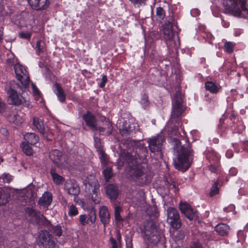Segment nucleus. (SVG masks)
I'll use <instances>...</instances> for the list:
<instances>
[{
  "instance_id": "obj_37",
  "label": "nucleus",
  "mask_w": 248,
  "mask_h": 248,
  "mask_svg": "<svg viewBox=\"0 0 248 248\" xmlns=\"http://www.w3.org/2000/svg\"><path fill=\"white\" fill-rule=\"evenodd\" d=\"M17 16L21 18L22 25L27 22L30 19L31 15L29 13L26 11H22Z\"/></svg>"
},
{
  "instance_id": "obj_10",
  "label": "nucleus",
  "mask_w": 248,
  "mask_h": 248,
  "mask_svg": "<svg viewBox=\"0 0 248 248\" xmlns=\"http://www.w3.org/2000/svg\"><path fill=\"white\" fill-rule=\"evenodd\" d=\"M49 158L55 165V167L60 168L66 161V155L57 149L52 150L49 153Z\"/></svg>"
},
{
  "instance_id": "obj_62",
  "label": "nucleus",
  "mask_w": 248,
  "mask_h": 248,
  "mask_svg": "<svg viewBox=\"0 0 248 248\" xmlns=\"http://www.w3.org/2000/svg\"><path fill=\"white\" fill-rule=\"evenodd\" d=\"M190 248H202V246L199 242H194L192 244Z\"/></svg>"
},
{
  "instance_id": "obj_53",
  "label": "nucleus",
  "mask_w": 248,
  "mask_h": 248,
  "mask_svg": "<svg viewBox=\"0 0 248 248\" xmlns=\"http://www.w3.org/2000/svg\"><path fill=\"white\" fill-rule=\"evenodd\" d=\"M120 130L122 134L124 135L127 133H129L132 130V129H131V127L129 125L128 126L125 125L123 126L122 129H120Z\"/></svg>"
},
{
  "instance_id": "obj_7",
  "label": "nucleus",
  "mask_w": 248,
  "mask_h": 248,
  "mask_svg": "<svg viewBox=\"0 0 248 248\" xmlns=\"http://www.w3.org/2000/svg\"><path fill=\"white\" fill-rule=\"evenodd\" d=\"M167 211V222L173 229H179L182 226V222L178 211L175 208L170 207Z\"/></svg>"
},
{
  "instance_id": "obj_38",
  "label": "nucleus",
  "mask_w": 248,
  "mask_h": 248,
  "mask_svg": "<svg viewBox=\"0 0 248 248\" xmlns=\"http://www.w3.org/2000/svg\"><path fill=\"white\" fill-rule=\"evenodd\" d=\"M8 195L2 190H0V205H5L8 202Z\"/></svg>"
},
{
  "instance_id": "obj_55",
  "label": "nucleus",
  "mask_w": 248,
  "mask_h": 248,
  "mask_svg": "<svg viewBox=\"0 0 248 248\" xmlns=\"http://www.w3.org/2000/svg\"><path fill=\"white\" fill-rule=\"evenodd\" d=\"M242 142H240L239 143H232V147L235 150L236 153H239L241 151H242V148L241 146V143Z\"/></svg>"
},
{
  "instance_id": "obj_46",
  "label": "nucleus",
  "mask_w": 248,
  "mask_h": 248,
  "mask_svg": "<svg viewBox=\"0 0 248 248\" xmlns=\"http://www.w3.org/2000/svg\"><path fill=\"white\" fill-rule=\"evenodd\" d=\"M20 14H16L13 16H12L11 18L12 21L15 24L17 25V26H21L22 25V21L21 18L17 16V15H19Z\"/></svg>"
},
{
  "instance_id": "obj_15",
  "label": "nucleus",
  "mask_w": 248,
  "mask_h": 248,
  "mask_svg": "<svg viewBox=\"0 0 248 248\" xmlns=\"http://www.w3.org/2000/svg\"><path fill=\"white\" fill-rule=\"evenodd\" d=\"M32 9L42 11L47 8L49 5V0H27Z\"/></svg>"
},
{
  "instance_id": "obj_31",
  "label": "nucleus",
  "mask_w": 248,
  "mask_h": 248,
  "mask_svg": "<svg viewBox=\"0 0 248 248\" xmlns=\"http://www.w3.org/2000/svg\"><path fill=\"white\" fill-rule=\"evenodd\" d=\"M231 5H230L227 2L224 3V5L226 7V10H229L230 12H235L238 15H240L241 13V10L238 7L237 3L230 1Z\"/></svg>"
},
{
  "instance_id": "obj_5",
  "label": "nucleus",
  "mask_w": 248,
  "mask_h": 248,
  "mask_svg": "<svg viewBox=\"0 0 248 248\" xmlns=\"http://www.w3.org/2000/svg\"><path fill=\"white\" fill-rule=\"evenodd\" d=\"M230 129L233 134H240L245 129V125L242 118L235 112L232 111L229 116Z\"/></svg>"
},
{
  "instance_id": "obj_35",
  "label": "nucleus",
  "mask_w": 248,
  "mask_h": 248,
  "mask_svg": "<svg viewBox=\"0 0 248 248\" xmlns=\"http://www.w3.org/2000/svg\"><path fill=\"white\" fill-rule=\"evenodd\" d=\"M99 155V158L100 160L102 166H106L108 162L107 155L104 150H101L97 152Z\"/></svg>"
},
{
  "instance_id": "obj_42",
  "label": "nucleus",
  "mask_w": 248,
  "mask_h": 248,
  "mask_svg": "<svg viewBox=\"0 0 248 248\" xmlns=\"http://www.w3.org/2000/svg\"><path fill=\"white\" fill-rule=\"evenodd\" d=\"M78 211L77 207L74 204H72L69 207L68 214L70 217H74L78 215Z\"/></svg>"
},
{
  "instance_id": "obj_50",
  "label": "nucleus",
  "mask_w": 248,
  "mask_h": 248,
  "mask_svg": "<svg viewBox=\"0 0 248 248\" xmlns=\"http://www.w3.org/2000/svg\"><path fill=\"white\" fill-rule=\"evenodd\" d=\"M94 146L96 149L97 152L103 150L100 138H96L94 139Z\"/></svg>"
},
{
  "instance_id": "obj_58",
  "label": "nucleus",
  "mask_w": 248,
  "mask_h": 248,
  "mask_svg": "<svg viewBox=\"0 0 248 248\" xmlns=\"http://www.w3.org/2000/svg\"><path fill=\"white\" fill-rule=\"evenodd\" d=\"M17 114H11L9 117V119L10 122H13V123L17 124L18 122H17Z\"/></svg>"
},
{
  "instance_id": "obj_43",
  "label": "nucleus",
  "mask_w": 248,
  "mask_h": 248,
  "mask_svg": "<svg viewBox=\"0 0 248 248\" xmlns=\"http://www.w3.org/2000/svg\"><path fill=\"white\" fill-rule=\"evenodd\" d=\"M156 16L159 20H163L165 16V11L161 7H157L156 11Z\"/></svg>"
},
{
  "instance_id": "obj_39",
  "label": "nucleus",
  "mask_w": 248,
  "mask_h": 248,
  "mask_svg": "<svg viewBox=\"0 0 248 248\" xmlns=\"http://www.w3.org/2000/svg\"><path fill=\"white\" fill-rule=\"evenodd\" d=\"M99 186L97 185H94L93 189H92V199L93 201L94 202L95 204L99 203L100 201V199L99 197H97V199H94V195H95L96 196H97V194L99 192Z\"/></svg>"
},
{
  "instance_id": "obj_59",
  "label": "nucleus",
  "mask_w": 248,
  "mask_h": 248,
  "mask_svg": "<svg viewBox=\"0 0 248 248\" xmlns=\"http://www.w3.org/2000/svg\"><path fill=\"white\" fill-rule=\"evenodd\" d=\"M242 151H245L248 153V141H243L241 143Z\"/></svg>"
},
{
  "instance_id": "obj_24",
  "label": "nucleus",
  "mask_w": 248,
  "mask_h": 248,
  "mask_svg": "<svg viewBox=\"0 0 248 248\" xmlns=\"http://www.w3.org/2000/svg\"><path fill=\"white\" fill-rule=\"evenodd\" d=\"M53 90L59 100L62 103L64 102L66 99V95L60 84L56 82L53 85Z\"/></svg>"
},
{
  "instance_id": "obj_21",
  "label": "nucleus",
  "mask_w": 248,
  "mask_h": 248,
  "mask_svg": "<svg viewBox=\"0 0 248 248\" xmlns=\"http://www.w3.org/2000/svg\"><path fill=\"white\" fill-rule=\"evenodd\" d=\"M163 37L167 44V41H171L174 37V32L171 24H165L163 26Z\"/></svg>"
},
{
  "instance_id": "obj_18",
  "label": "nucleus",
  "mask_w": 248,
  "mask_h": 248,
  "mask_svg": "<svg viewBox=\"0 0 248 248\" xmlns=\"http://www.w3.org/2000/svg\"><path fill=\"white\" fill-rule=\"evenodd\" d=\"M7 93L8 94L9 100H10V104L16 106H19L22 104V100L20 98L17 91L13 89L12 87H10L9 89L7 90Z\"/></svg>"
},
{
  "instance_id": "obj_28",
  "label": "nucleus",
  "mask_w": 248,
  "mask_h": 248,
  "mask_svg": "<svg viewBox=\"0 0 248 248\" xmlns=\"http://www.w3.org/2000/svg\"><path fill=\"white\" fill-rule=\"evenodd\" d=\"M42 217L45 219L44 225H46V226H50L51 227V229L52 232L54 234H55L56 236L58 237H60L62 234V227L60 225H57L56 226L52 225L50 222L46 219V217L42 216Z\"/></svg>"
},
{
  "instance_id": "obj_54",
  "label": "nucleus",
  "mask_w": 248,
  "mask_h": 248,
  "mask_svg": "<svg viewBox=\"0 0 248 248\" xmlns=\"http://www.w3.org/2000/svg\"><path fill=\"white\" fill-rule=\"evenodd\" d=\"M107 81H108V78H107V75H102L101 82L99 84V87L101 88H104Z\"/></svg>"
},
{
  "instance_id": "obj_41",
  "label": "nucleus",
  "mask_w": 248,
  "mask_h": 248,
  "mask_svg": "<svg viewBox=\"0 0 248 248\" xmlns=\"http://www.w3.org/2000/svg\"><path fill=\"white\" fill-rule=\"evenodd\" d=\"M218 182H215L212 186L210 192V197H213L219 193Z\"/></svg>"
},
{
  "instance_id": "obj_23",
  "label": "nucleus",
  "mask_w": 248,
  "mask_h": 248,
  "mask_svg": "<svg viewBox=\"0 0 248 248\" xmlns=\"http://www.w3.org/2000/svg\"><path fill=\"white\" fill-rule=\"evenodd\" d=\"M65 188L69 194L74 196H77L80 191L78 186L72 182L71 180L66 181Z\"/></svg>"
},
{
  "instance_id": "obj_1",
  "label": "nucleus",
  "mask_w": 248,
  "mask_h": 248,
  "mask_svg": "<svg viewBox=\"0 0 248 248\" xmlns=\"http://www.w3.org/2000/svg\"><path fill=\"white\" fill-rule=\"evenodd\" d=\"M185 144L181 145L179 140L174 139L175 143L174 150L176 152V157L173 159V165L175 168L182 172L186 171L190 167L194 158V151L191 148V144L187 138L184 139Z\"/></svg>"
},
{
  "instance_id": "obj_13",
  "label": "nucleus",
  "mask_w": 248,
  "mask_h": 248,
  "mask_svg": "<svg viewBox=\"0 0 248 248\" xmlns=\"http://www.w3.org/2000/svg\"><path fill=\"white\" fill-rule=\"evenodd\" d=\"M82 119L85 122L86 125L93 131L97 130L96 118L95 116L91 111L88 110L82 115Z\"/></svg>"
},
{
  "instance_id": "obj_29",
  "label": "nucleus",
  "mask_w": 248,
  "mask_h": 248,
  "mask_svg": "<svg viewBox=\"0 0 248 248\" xmlns=\"http://www.w3.org/2000/svg\"><path fill=\"white\" fill-rule=\"evenodd\" d=\"M25 142L33 145L37 143L39 140V138L37 135L34 133H27L24 135Z\"/></svg>"
},
{
  "instance_id": "obj_45",
  "label": "nucleus",
  "mask_w": 248,
  "mask_h": 248,
  "mask_svg": "<svg viewBox=\"0 0 248 248\" xmlns=\"http://www.w3.org/2000/svg\"><path fill=\"white\" fill-rule=\"evenodd\" d=\"M140 104L142 107L145 109L149 105V99L147 94H143L140 100Z\"/></svg>"
},
{
  "instance_id": "obj_6",
  "label": "nucleus",
  "mask_w": 248,
  "mask_h": 248,
  "mask_svg": "<svg viewBox=\"0 0 248 248\" xmlns=\"http://www.w3.org/2000/svg\"><path fill=\"white\" fill-rule=\"evenodd\" d=\"M14 70L17 79L22 86V89L28 88L30 82L29 75L26 68L22 65L17 63L14 66Z\"/></svg>"
},
{
  "instance_id": "obj_57",
  "label": "nucleus",
  "mask_w": 248,
  "mask_h": 248,
  "mask_svg": "<svg viewBox=\"0 0 248 248\" xmlns=\"http://www.w3.org/2000/svg\"><path fill=\"white\" fill-rule=\"evenodd\" d=\"M239 2L241 3V8L244 12H248V10L246 8V0H239Z\"/></svg>"
},
{
  "instance_id": "obj_12",
  "label": "nucleus",
  "mask_w": 248,
  "mask_h": 248,
  "mask_svg": "<svg viewBox=\"0 0 248 248\" xmlns=\"http://www.w3.org/2000/svg\"><path fill=\"white\" fill-rule=\"evenodd\" d=\"M39 241L44 248H53L55 246L51 234L46 231H42L40 233Z\"/></svg>"
},
{
  "instance_id": "obj_33",
  "label": "nucleus",
  "mask_w": 248,
  "mask_h": 248,
  "mask_svg": "<svg viewBox=\"0 0 248 248\" xmlns=\"http://www.w3.org/2000/svg\"><path fill=\"white\" fill-rule=\"evenodd\" d=\"M102 174L104 177L106 182H108L109 180L113 176L112 167L110 166H107L103 170Z\"/></svg>"
},
{
  "instance_id": "obj_34",
  "label": "nucleus",
  "mask_w": 248,
  "mask_h": 248,
  "mask_svg": "<svg viewBox=\"0 0 248 248\" xmlns=\"http://www.w3.org/2000/svg\"><path fill=\"white\" fill-rule=\"evenodd\" d=\"M183 112V107L178 106H172L171 111V117L177 118L180 117Z\"/></svg>"
},
{
  "instance_id": "obj_52",
  "label": "nucleus",
  "mask_w": 248,
  "mask_h": 248,
  "mask_svg": "<svg viewBox=\"0 0 248 248\" xmlns=\"http://www.w3.org/2000/svg\"><path fill=\"white\" fill-rule=\"evenodd\" d=\"M7 107V104L0 98V113H3Z\"/></svg>"
},
{
  "instance_id": "obj_14",
  "label": "nucleus",
  "mask_w": 248,
  "mask_h": 248,
  "mask_svg": "<svg viewBox=\"0 0 248 248\" xmlns=\"http://www.w3.org/2000/svg\"><path fill=\"white\" fill-rule=\"evenodd\" d=\"M32 125L33 129L38 130L44 137L46 136V134L48 131V127L45 124L43 119L34 117L32 120Z\"/></svg>"
},
{
  "instance_id": "obj_40",
  "label": "nucleus",
  "mask_w": 248,
  "mask_h": 248,
  "mask_svg": "<svg viewBox=\"0 0 248 248\" xmlns=\"http://www.w3.org/2000/svg\"><path fill=\"white\" fill-rule=\"evenodd\" d=\"M121 211L122 208L120 206H117L115 207L114 217L115 219L117 222H120L123 220V218L120 215Z\"/></svg>"
},
{
  "instance_id": "obj_19",
  "label": "nucleus",
  "mask_w": 248,
  "mask_h": 248,
  "mask_svg": "<svg viewBox=\"0 0 248 248\" xmlns=\"http://www.w3.org/2000/svg\"><path fill=\"white\" fill-rule=\"evenodd\" d=\"M229 121V120L223 118L219 120L217 131L222 137L226 136L230 129V125L229 126V124H230Z\"/></svg>"
},
{
  "instance_id": "obj_63",
  "label": "nucleus",
  "mask_w": 248,
  "mask_h": 248,
  "mask_svg": "<svg viewBox=\"0 0 248 248\" xmlns=\"http://www.w3.org/2000/svg\"><path fill=\"white\" fill-rule=\"evenodd\" d=\"M233 156V152L231 149H228L226 152V156L228 158H231Z\"/></svg>"
},
{
  "instance_id": "obj_49",
  "label": "nucleus",
  "mask_w": 248,
  "mask_h": 248,
  "mask_svg": "<svg viewBox=\"0 0 248 248\" xmlns=\"http://www.w3.org/2000/svg\"><path fill=\"white\" fill-rule=\"evenodd\" d=\"M32 33L31 32H21L19 33L20 38L24 39L30 40L31 37Z\"/></svg>"
},
{
  "instance_id": "obj_3",
  "label": "nucleus",
  "mask_w": 248,
  "mask_h": 248,
  "mask_svg": "<svg viewBox=\"0 0 248 248\" xmlns=\"http://www.w3.org/2000/svg\"><path fill=\"white\" fill-rule=\"evenodd\" d=\"M140 230L141 233L144 234L145 238L151 244L155 245L160 241L161 235L154 221H145L143 225L140 227Z\"/></svg>"
},
{
  "instance_id": "obj_16",
  "label": "nucleus",
  "mask_w": 248,
  "mask_h": 248,
  "mask_svg": "<svg viewBox=\"0 0 248 248\" xmlns=\"http://www.w3.org/2000/svg\"><path fill=\"white\" fill-rule=\"evenodd\" d=\"M106 193L111 201L116 200L119 194V189L114 184H108L105 187Z\"/></svg>"
},
{
  "instance_id": "obj_47",
  "label": "nucleus",
  "mask_w": 248,
  "mask_h": 248,
  "mask_svg": "<svg viewBox=\"0 0 248 248\" xmlns=\"http://www.w3.org/2000/svg\"><path fill=\"white\" fill-rule=\"evenodd\" d=\"M0 178L2 179L3 183H9L12 181L13 176L9 173H3L1 175Z\"/></svg>"
},
{
  "instance_id": "obj_8",
  "label": "nucleus",
  "mask_w": 248,
  "mask_h": 248,
  "mask_svg": "<svg viewBox=\"0 0 248 248\" xmlns=\"http://www.w3.org/2000/svg\"><path fill=\"white\" fill-rule=\"evenodd\" d=\"M96 220V210L93 207L88 210L87 214L80 215L79 216V222L82 226H91L95 223Z\"/></svg>"
},
{
  "instance_id": "obj_64",
  "label": "nucleus",
  "mask_w": 248,
  "mask_h": 248,
  "mask_svg": "<svg viewBox=\"0 0 248 248\" xmlns=\"http://www.w3.org/2000/svg\"><path fill=\"white\" fill-rule=\"evenodd\" d=\"M15 62H16V61L14 58H10L8 59L7 60V63L9 66H13V65L15 66V65L16 64Z\"/></svg>"
},
{
  "instance_id": "obj_61",
  "label": "nucleus",
  "mask_w": 248,
  "mask_h": 248,
  "mask_svg": "<svg viewBox=\"0 0 248 248\" xmlns=\"http://www.w3.org/2000/svg\"><path fill=\"white\" fill-rule=\"evenodd\" d=\"M109 240L112 244V248H118L117 242L113 237H110Z\"/></svg>"
},
{
  "instance_id": "obj_26",
  "label": "nucleus",
  "mask_w": 248,
  "mask_h": 248,
  "mask_svg": "<svg viewBox=\"0 0 248 248\" xmlns=\"http://www.w3.org/2000/svg\"><path fill=\"white\" fill-rule=\"evenodd\" d=\"M52 201V195L49 192H45L39 199L38 203L43 206H48Z\"/></svg>"
},
{
  "instance_id": "obj_51",
  "label": "nucleus",
  "mask_w": 248,
  "mask_h": 248,
  "mask_svg": "<svg viewBox=\"0 0 248 248\" xmlns=\"http://www.w3.org/2000/svg\"><path fill=\"white\" fill-rule=\"evenodd\" d=\"M219 163H210V165L209 166V170L212 172L214 173H216L217 171V168L219 166Z\"/></svg>"
},
{
  "instance_id": "obj_36",
  "label": "nucleus",
  "mask_w": 248,
  "mask_h": 248,
  "mask_svg": "<svg viewBox=\"0 0 248 248\" xmlns=\"http://www.w3.org/2000/svg\"><path fill=\"white\" fill-rule=\"evenodd\" d=\"M35 49L36 54L37 56H40L41 53H43L44 52V44L42 43L41 40H39L36 42Z\"/></svg>"
},
{
  "instance_id": "obj_27",
  "label": "nucleus",
  "mask_w": 248,
  "mask_h": 248,
  "mask_svg": "<svg viewBox=\"0 0 248 248\" xmlns=\"http://www.w3.org/2000/svg\"><path fill=\"white\" fill-rule=\"evenodd\" d=\"M205 89L213 94H217L219 92L221 87L216 83L211 81H207L205 82Z\"/></svg>"
},
{
  "instance_id": "obj_22",
  "label": "nucleus",
  "mask_w": 248,
  "mask_h": 248,
  "mask_svg": "<svg viewBox=\"0 0 248 248\" xmlns=\"http://www.w3.org/2000/svg\"><path fill=\"white\" fill-rule=\"evenodd\" d=\"M205 156L210 163L220 162V157L219 155L213 149L207 150L205 152Z\"/></svg>"
},
{
  "instance_id": "obj_20",
  "label": "nucleus",
  "mask_w": 248,
  "mask_h": 248,
  "mask_svg": "<svg viewBox=\"0 0 248 248\" xmlns=\"http://www.w3.org/2000/svg\"><path fill=\"white\" fill-rule=\"evenodd\" d=\"M49 173L51 176L54 183L58 186L62 185L65 179L62 176L58 173L57 169L55 166H51L49 170Z\"/></svg>"
},
{
  "instance_id": "obj_56",
  "label": "nucleus",
  "mask_w": 248,
  "mask_h": 248,
  "mask_svg": "<svg viewBox=\"0 0 248 248\" xmlns=\"http://www.w3.org/2000/svg\"><path fill=\"white\" fill-rule=\"evenodd\" d=\"M235 206L233 204H230L228 206L224 207L223 208V211L225 212H232L235 209Z\"/></svg>"
},
{
  "instance_id": "obj_30",
  "label": "nucleus",
  "mask_w": 248,
  "mask_h": 248,
  "mask_svg": "<svg viewBox=\"0 0 248 248\" xmlns=\"http://www.w3.org/2000/svg\"><path fill=\"white\" fill-rule=\"evenodd\" d=\"M113 130V126L110 122H108L106 126L104 127H98V131L101 135L104 136H108L112 133Z\"/></svg>"
},
{
  "instance_id": "obj_11",
  "label": "nucleus",
  "mask_w": 248,
  "mask_h": 248,
  "mask_svg": "<svg viewBox=\"0 0 248 248\" xmlns=\"http://www.w3.org/2000/svg\"><path fill=\"white\" fill-rule=\"evenodd\" d=\"M179 209L181 213L190 221L197 219L198 218V211L193 209L191 206L186 202H180Z\"/></svg>"
},
{
  "instance_id": "obj_4",
  "label": "nucleus",
  "mask_w": 248,
  "mask_h": 248,
  "mask_svg": "<svg viewBox=\"0 0 248 248\" xmlns=\"http://www.w3.org/2000/svg\"><path fill=\"white\" fill-rule=\"evenodd\" d=\"M133 180L139 186H144L151 182L150 173L144 167L138 166L134 170L132 175Z\"/></svg>"
},
{
  "instance_id": "obj_32",
  "label": "nucleus",
  "mask_w": 248,
  "mask_h": 248,
  "mask_svg": "<svg viewBox=\"0 0 248 248\" xmlns=\"http://www.w3.org/2000/svg\"><path fill=\"white\" fill-rule=\"evenodd\" d=\"M20 147L26 155H33V151L30 143L25 141L22 142L20 144Z\"/></svg>"
},
{
  "instance_id": "obj_44",
  "label": "nucleus",
  "mask_w": 248,
  "mask_h": 248,
  "mask_svg": "<svg viewBox=\"0 0 248 248\" xmlns=\"http://www.w3.org/2000/svg\"><path fill=\"white\" fill-rule=\"evenodd\" d=\"M234 45L231 42H227L224 44V49L228 53H231L233 51Z\"/></svg>"
},
{
  "instance_id": "obj_17",
  "label": "nucleus",
  "mask_w": 248,
  "mask_h": 248,
  "mask_svg": "<svg viewBox=\"0 0 248 248\" xmlns=\"http://www.w3.org/2000/svg\"><path fill=\"white\" fill-rule=\"evenodd\" d=\"M99 217L101 222L105 227L110 221V215L108 208L106 206H102L99 208Z\"/></svg>"
},
{
  "instance_id": "obj_25",
  "label": "nucleus",
  "mask_w": 248,
  "mask_h": 248,
  "mask_svg": "<svg viewBox=\"0 0 248 248\" xmlns=\"http://www.w3.org/2000/svg\"><path fill=\"white\" fill-rule=\"evenodd\" d=\"M230 229L229 225L223 223H218L215 228L216 232L222 236H227L229 234Z\"/></svg>"
},
{
  "instance_id": "obj_48",
  "label": "nucleus",
  "mask_w": 248,
  "mask_h": 248,
  "mask_svg": "<svg viewBox=\"0 0 248 248\" xmlns=\"http://www.w3.org/2000/svg\"><path fill=\"white\" fill-rule=\"evenodd\" d=\"M183 100L182 96L181 95L178 96L177 93H176L175 97V102L173 106L183 107Z\"/></svg>"
},
{
  "instance_id": "obj_60",
  "label": "nucleus",
  "mask_w": 248,
  "mask_h": 248,
  "mask_svg": "<svg viewBox=\"0 0 248 248\" xmlns=\"http://www.w3.org/2000/svg\"><path fill=\"white\" fill-rule=\"evenodd\" d=\"M238 172V170L236 168L232 167L229 170V175L232 176H235Z\"/></svg>"
},
{
  "instance_id": "obj_2",
  "label": "nucleus",
  "mask_w": 248,
  "mask_h": 248,
  "mask_svg": "<svg viewBox=\"0 0 248 248\" xmlns=\"http://www.w3.org/2000/svg\"><path fill=\"white\" fill-rule=\"evenodd\" d=\"M127 145L128 155L136 162L142 161L148 155V150L139 141L131 139H127L124 143Z\"/></svg>"
},
{
  "instance_id": "obj_9",
  "label": "nucleus",
  "mask_w": 248,
  "mask_h": 248,
  "mask_svg": "<svg viewBox=\"0 0 248 248\" xmlns=\"http://www.w3.org/2000/svg\"><path fill=\"white\" fill-rule=\"evenodd\" d=\"M165 141L164 136L157 135L147 140L149 150L152 153L160 152L162 150L163 143Z\"/></svg>"
}]
</instances>
